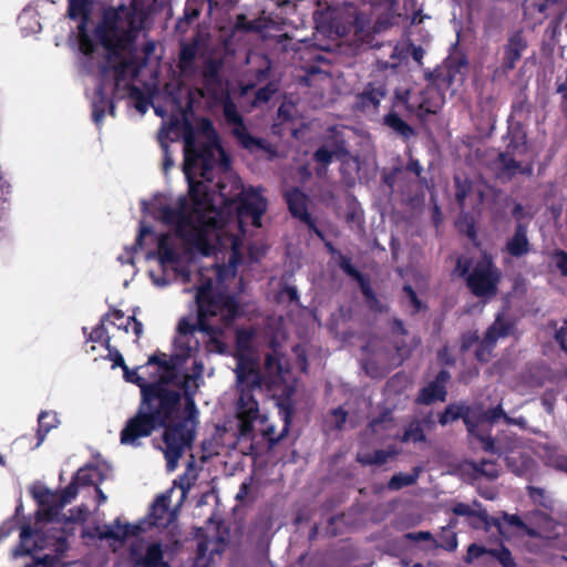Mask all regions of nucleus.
Here are the masks:
<instances>
[{"mask_svg": "<svg viewBox=\"0 0 567 567\" xmlns=\"http://www.w3.org/2000/svg\"><path fill=\"white\" fill-rule=\"evenodd\" d=\"M184 174L188 182L189 198L168 202L162 196L142 203L150 214L164 225L172 227V234L163 235L157 243V257L164 272L163 279H155L157 287L168 285L173 278L189 280V265L195 252L209 256L216 248H230V261L239 254L241 239L230 229L231 223L224 224L214 195L206 182L216 174L229 169L218 136L209 122H204L200 132L190 127L184 136Z\"/></svg>", "mask_w": 567, "mask_h": 567, "instance_id": "nucleus-1", "label": "nucleus"}, {"mask_svg": "<svg viewBox=\"0 0 567 567\" xmlns=\"http://www.w3.org/2000/svg\"><path fill=\"white\" fill-rule=\"evenodd\" d=\"M213 280H205L197 289L195 299L198 306L197 322L187 318L179 320L177 326V336L174 340V351L167 357L166 353L153 354L146 362V368L156 365L159 372V381L166 389L179 393L184 391L187 399L188 414L172 426H167L163 434V452L166 458L168 472L177 467L182 454L190 446L195 437L196 420L195 405L192 395L195 394L203 378L204 367L200 362L194 361L193 373L179 374L183 364L192 359L199 346L195 339L196 331H203L210 337L221 333L234 320L238 312V305L235 298L225 293H214ZM181 394H178V400Z\"/></svg>", "mask_w": 567, "mask_h": 567, "instance_id": "nucleus-2", "label": "nucleus"}, {"mask_svg": "<svg viewBox=\"0 0 567 567\" xmlns=\"http://www.w3.org/2000/svg\"><path fill=\"white\" fill-rule=\"evenodd\" d=\"M66 17L76 21V68L86 79L84 94L101 130L106 112V1L68 0Z\"/></svg>", "mask_w": 567, "mask_h": 567, "instance_id": "nucleus-3", "label": "nucleus"}, {"mask_svg": "<svg viewBox=\"0 0 567 567\" xmlns=\"http://www.w3.org/2000/svg\"><path fill=\"white\" fill-rule=\"evenodd\" d=\"M109 361H112V369H122L126 382L134 383L141 389L142 402L138 412L128 421L121 435L122 443L135 444L140 437L151 435L155 429L166 426L167 422L174 419L178 410V393L161 384L156 365L146 368L145 363L138 369L131 370L120 351L110 346Z\"/></svg>", "mask_w": 567, "mask_h": 567, "instance_id": "nucleus-4", "label": "nucleus"}, {"mask_svg": "<svg viewBox=\"0 0 567 567\" xmlns=\"http://www.w3.org/2000/svg\"><path fill=\"white\" fill-rule=\"evenodd\" d=\"M416 0H372L361 7L347 0L329 4L324 19L338 33L354 31L357 34L381 32L402 18L412 24L422 22Z\"/></svg>", "mask_w": 567, "mask_h": 567, "instance_id": "nucleus-5", "label": "nucleus"}, {"mask_svg": "<svg viewBox=\"0 0 567 567\" xmlns=\"http://www.w3.org/2000/svg\"><path fill=\"white\" fill-rule=\"evenodd\" d=\"M236 374L237 399L235 401L236 415L239 420V439H247L252 431V423L259 417V403L256 392L262 388L272 390L281 381L282 368L277 354H267L265 372L259 363L249 358L240 357L234 370Z\"/></svg>", "mask_w": 567, "mask_h": 567, "instance_id": "nucleus-6", "label": "nucleus"}, {"mask_svg": "<svg viewBox=\"0 0 567 567\" xmlns=\"http://www.w3.org/2000/svg\"><path fill=\"white\" fill-rule=\"evenodd\" d=\"M58 520H40L34 527L23 525L20 530V542L14 549L16 556L30 555L38 550L50 549L54 554H45L42 558H56L64 567L62 557L69 549L68 534L64 528L58 526ZM37 557H33V560Z\"/></svg>", "mask_w": 567, "mask_h": 567, "instance_id": "nucleus-7", "label": "nucleus"}, {"mask_svg": "<svg viewBox=\"0 0 567 567\" xmlns=\"http://www.w3.org/2000/svg\"><path fill=\"white\" fill-rule=\"evenodd\" d=\"M220 203L228 204L233 203L238 197L239 202L236 206L237 215L233 224L245 233V225L248 220L255 227L261 226V216L266 212L267 202L260 194L259 189L249 187L243 188L238 181L234 182V192H226V186L221 182L217 184Z\"/></svg>", "mask_w": 567, "mask_h": 567, "instance_id": "nucleus-8", "label": "nucleus"}, {"mask_svg": "<svg viewBox=\"0 0 567 567\" xmlns=\"http://www.w3.org/2000/svg\"><path fill=\"white\" fill-rule=\"evenodd\" d=\"M141 29V21L134 10L121 8L118 12L109 10V55L116 50H130Z\"/></svg>", "mask_w": 567, "mask_h": 567, "instance_id": "nucleus-9", "label": "nucleus"}, {"mask_svg": "<svg viewBox=\"0 0 567 567\" xmlns=\"http://www.w3.org/2000/svg\"><path fill=\"white\" fill-rule=\"evenodd\" d=\"M169 501V496H157L151 506L147 520H143L137 525L122 524L120 520H115L112 525H109V540L112 538L123 540L128 535H140L150 526H167L173 519V513L168 511Z\"/></svg>", "mask_w": 567, "mask_h": 567, "instance_id": "nucleus-10", "label": "nucleus"}, {"mask_svg": "<svg viewBox=\"0 0 567 567\" xmlns=\"http://www.w3.org/2000/svg\"><path fill=\"white\" fill-rule=\"evenodd\" d=\"M131 537L128 535L126 538ZM130 543V559L135 567H169L164 560L162 545L138 535H132Z\"/></svg>", "mask_w": 567, "mask_h": 567, "instance_id": "nucleus-11", "label": "nucleus"}, {"mask_svg": "<svg viewBox=\"0 0 567 567\" xmlns=\"http://www.w3.org/2000/svg\"><path fill=\"white\" fill-rule=\"evenodd\" d=\"M499 272L488 259L477 262L467 276V286L477 297H491L496 293Z\"/></svg>", "mask_w": 567, "mask_h": 567, "instance_id": "nucleus-12", "label": "nucleus"}, {"mask_svg": "<svg viewBox=\"0 0 567 567\" xmlns=\"http://www.w3.org/2000/svg\"><path fill=\"white\" fill-rule=\"evenodd\" d=\"M507 414L504 412L501 405L485 411L477 423H473L470 419H465V424L470 435L481 443V446L486 452L496 453L494 440L491 436L489 427L492 424L497 422L499 419L505 421Z\"/></svg>", "mask_w": 567, "mask_h": 567, "instance_id": "nucleus-13", "label": "nucleus"}, {"mask_svg": "<svg viewBox=\"0 0 567 567\" xmlns=\"http://www.w3.org/2000/svg\"><path fill=\"white\" fill-rule=\"evenodd\" d=\"M224 116L229 125H231V132L238 142L247 150L255 151L265 148L264 141L252 137L237 110V106L230 100L224 102Z\"/></svg>", "mask_w": 567, "mask_h": 567, "instance_id": "nucleus-14", "label": "nucleus"}, {"mask_svg": "<svg viewBox=\"0 0 567 567\" xmlns=\"http://www.w3.org/2000/svg\"><path fill=\"white\" fill-rule=\"evenodd\" d=\"M442 96L436 87L431 84L426 89L408 97V107L415 111L417 116L423 117L427 114H435L442 105Z\"/></svg>", "mask_w": 567, "mask_h": 567, "instance_id": "nucleus-15", "label": "nucleus"}, {"mask_svg": "<svg viewBox=\"0 0 567 567\" xmlns=\"http://www.w3.org/2000/svg\"><path fill=\"white\" fill-rule=\"evenodd\" d=\"M226 538L218 532L212 536H206L198 543L197 555L195 559L196 566L209 567L210 565L215 564L216 559L219 558L226 549Z\"/></svg>", "mask_w": 567, "mask_h": 567, "instance_id": "nucleus-16", "label": "nucleus"}, {"mask_svg": "<svg viewBox=\"0 0 567 567\" xmlns=\"http://www.w3.org/2000/svg\"><path fill=\"white\" fill-rule=\"evenodd\" d=\"M512 326L504 321L499 316L495 319L494 323L485 332L484 339L481 341L480 347L476 349V358L482 362L488 361L492 349L499 338H505L509 334Z\"/></svg>", "mask_w": 567, "mask_h": 567, "instance_id": "nucleus-17", "label": "nucleus"}, {"mask_svg": "<svg viewBox=\"0 0 567 567\" xmlns=\"http://www.w3.org/2000/svg\"><path fill=\"white\" fill-rule=\"evenodd\" d=\"M33 496L39 504V509L35 513L37 524L40 520H58L62 509L58 493H53L49 488H41L35 491Z\"/></svg>", "mask_w": 567, "mask_h": 567, "instance_id": "nucleus-18", "label": "nucleus"}, {"mask_svg": "<svg viewBox=\"0 0 567 567\" xmlns=\"http://www.w3.org/2000/svg\"><path fill=\"white\" fill-rule=\"evenodd\" d=\"M460 472L463 477L471 481L485 478L493 481L498 477L501 466L494 461L483 460L480 463L466 461L461 464Z\"/></svg>", "mask_w": 567, "mask_h": 567, "instance_id": "nucleus-19", "label": "nucleus"}, {"mask_svg": "<svg viewBox=\"0 0 567 567\" xmlns=\"http://www.w3.org/2000/svg\"><path fill=\"white\" fill-rule=\"evenodd\" d=\"M385 94L386 90L382 83H369L364 90L355 96V106L364 112L377 111Z\"/></svg>", "mask_w": 567, "mask_h": 567, "instance_id": "nucleus-20", "label": "nucleus"}, {"mask_svg": "<svg viewBox=\"0 0 567 567\" xmlns=\"http://www.w3.org/2000/svg\"><path fill=\"white\" fill-rule=\"evenodd\" d=\"M290 213L293 217L300 219L309 226L310 229H315L319 235L310 215L307 210V196L298 188H293L285 195Z\"/></svg>", "mask_w": 567, "mask_h": 567, "instance_id": "nucleus-21", "label": "nucleus"}, {"mask_svg": "<svg viewBox=\"0 0 567 567\" xmlns=\"http://www.w3.org/2000/svg\"><path fill=\"white\" fill-rule=\"evenodd\" d=\"M199 52V39L195 38L192 42H184L181 45L178 69L184 78L193 76L196 71V58Z\"/></svg>", "mask_w": 567, "mask_h": 567, "instance_id": "nucleus-22", "label": "nucleus"}, {"mask_svg": "<svg viewBox=\"0 0 567 567\" xmlns=\"http://www.w3.org/2000/svg\"><path fill=\"white\" fill-rule=\"evenodd\" d=\"M526 48L527 41L524 39L522 32L512 34L505 45L504 66L507 70L514 69Z\"/></svg>", "mask_w": 567, "mask_h": 567, "instance_id": "nucleus-23", "label": "nucleus"}, {"mask_svg": "<svg viewBox=\"0 0 567 567\" xmlns=\"http://www.w3.org/2000/svg\"><path fill=\"white\" fill-rule=\"evenodd\" d=\"M499 176L511 178L516 174L532 175L533 166L530 164L523 165L507 153L498 156Z\"/></svg>", "mask_w": 567, "mask_h": 567, "instance_id": "nucleus-24", "label": "nucleus"}, {"mask_svg": "<svg viewBox=\"0 0 567 567\" xmlns=\"http://www.w3.org/2000/svg\"><path fill=\"white\" fill-rule=\"evenodd\" d=\"M506 249L511 256L520 257L529 251V241L527 238V226L518 223L515 233L506 244Z\"/></svg>", "mask_w": 567, "mask_h": 567, "instance_id": "nucleus-25", "label": "nucleus"}, {"mask_svg": "<svg viewBox=\"0 0 567 567\" xmlns=\"http://www.w3.org/2000/svg\"><path fill=\"white\" fill-rule=\"evenodd\" d=\"M220 65L214 60H208L203 68V81L206 90L210 94H217L221 90V80L219 76Z\"/></svg>", "mask_w": 567, "mask_h": 567, "instance_id": "nucleus-26", "label": "nucleus"}, {"mask_svg": "<svg viewBox=\"0 0 567 567\" xmlns=\"http://www.w3.org/2000/svg\"><path fill=\"white\" fill-rule=\"evenodd\" d=\"M60 421L58 419V414L52 411H41L38 416V431L37 439L39 446L44 441L48 433L55 429L59 425Z\"/></svg>", "mask_w": 567, "mask_h": 567, "instance_id": "nucleus-27", "label": "nucleus"}, {"mask_svg": "<svg viewBox=\"0 0 567 567\" xmlns=\"http://www.w3.org/2000/svg\"><path fill=\"white\" fill-rule=\"evenodd\" d=\"M456 183V200L458 202L460 206H464L466 199L475 195L476 200L480 203L483 199V190L480 186L472 184L467 181H461L458 177L455 178Z\"/></svg>", "mask_w": 567, "mask_h": 567, "instance_id": "nucleus-28", "label": "nucleus"}, {"mask_svg": "<svg viewBox=\"0 0 567 567\" xmlns=\"http://www.w3.org/2000/svg\"><path fill=\"white\" fill-rule=\"evenodd\" d=\"M496 526L498 532L505 536V526H514L520 529L524 534L528 536H535L536 532L533 528H529L517 515H511L504 513L501 518L496 520Z\"/></svg>", "mask_w": 567, "mask_h": 567, "instance_id": "nucleus-29", "label": "nucleus"}, {"mask_svg": "<svg viewBox=\"0 0 567 567\" xmlns=\"http://www.w3.org/2000/svg\"><path fill=\"white\" fill-rule=\"evenodd\" d=\"M255 336V331L251 329H238L236 331V340L238 347V353L236 355V360L240 357L249 358L256 361L254 354L250 352V343Z\"/></svg>", "mask_w": 567, "mask_h": 567, "instance_id": "nucleus-30", "label": "nucleus"}, {"mask_svg": "<svg viewBox=\"0 0 567 567\" xmlns=\"http://www.w3.org/2000/svg\"><path fill=\"white\" fill-rule=\"evenodd\" d=\"M105 320L106 315H103L100 319V323L90 332L87 342H91L92 344L85 349L86 353H94L97 346L99 348L106 350V337L103 329Z\"/></svg>", "mask_w": 567, "mask_h": 567, "instance_id": "nucleus-31", "label": "nucleus"}, {"mask_svg": "<svg viewBox=\"0 0 567 567\" xmlns=\"http://www.w3.org/2000/svg\"><path fill=\"white\" fill-rule=\"evenodd\" d=\"M395 454L394 450H378L373 453H359L357 460L363 465H382Z\"/></svg>", "mask_w": 567, "mask_h": 567, "instance_id": "nucleus-32", "label": "nucleus"}, {"mask_svg": "<svg viewBox=\"0 0 567 567\" xmlns=\"http://www.w3.org/2000/svg\"><path fill=\"white\" fill-rule=\"evenodd\" d=\"M446 395L445 386L440 382L429 383L421 392L420 401L430 404L434 401H444Z\"/></svg>", "mask_w": 567, "mask_h": 567, "instance_id": "nucleus-33", "label": "nucleus"}, {"mask_svg": "<svg viewBox=\"0 0 567 567\" xmlns=\"http://www.w3.org/2000/svg\"><path fill=\"white\" fill-rule=\"evenodd\" d=\"M421 473V467H414L412 473L404 474L399 473L392 476L390 480L388 487L392 491H399L402 487L410 486L416 483Z\"/></svg>", "mask_w": 567, "mask_h": 567, "instance_id": "nucleus-34", "label": "nucleus"}, {"mask_svg": "<svg viewBox=\"0 0 567 567\" xmlns=\"http://www.w3.org/2000/svg\"><path fill=\"white\" fill-rule=\"evenodd\" d=\"M384 123L404 138H409L414 134L413 128L395 113L388 114L384 117Z\"/></svg>", "mask_w": 567, "mask_h": 567, "instance_id": "nucleus-35", "label": "nucleus"}, {"mask_svg": "<svg viewBox=\"0 0 567 567\" xmlns=\"http://www.w3.org/2000/svg\"><path fill=\"white\" fill-rule=\"evenodd\" d=\"M401 441L402 442H413V443L425 441L423 422L422 421L411 422L406 426L403 435L401 436Z\"/></svg>", "mask_w": 567, "mask_h": 567, "instance_id": "nucleus-36", "label": "nucleus"}, {"mask_svg": "<svg viewBox=\"0 0 567 567\" xmlns=\"http://www.w3.org/2000/svg\"><path fill=\"white\" fill-rule=\"evenodd\" d=\"M544 460L547 465L567 473V456L558 450L549 447L546 450Z\"/></svg>", "mask_w": 567, "mask_h": 567, "instance_id": "nucleus-37", "label": "nucleus"}, {"mask_svg": "<svg viewBox=\"0 0 567 567\" xmlns=\"http://www.w3.org/2000/svg\"><path fill=\"white\" fill-rule=\"evenodd\" d=\"M168 134H169V130L162 126V128L159 130L158 135H157L158 143L164 153L163 171L165 173H167L174 166V161L168 152V143H167Z\"/></svg>", "mask_w": 567, "mask_h": 567, "instance_id": "nucleus-38", "label": "nucleus"}, {"mask_svg": "<svg viewBox=\"0 0 567 567\" xmlns=\"http://www.w3.org/2000/svg\"><path fill=\"white\" fill-rule=\"evenodd\" d=\"M434 547H442L446 550L453 551L457 547V538L456 534L452 532L451 529L443 528L440 540H433Z\"/></svg>", "mask_w": 567, "mask_h": 567, "instance_id": "nucleus-39", "label": "nucleus"}, {"mask_svg": "<svg viewBox=\"0 0 567 567\" xmlns=\"http://www.w3.org/2000/svg\"><path fill=\"white\" fill-rule=\"evenodd\" d=\"M339 150H340V145H339V142L337 141L332 148H330L328 146L319 147L315 152L313 158L316 159V162L326 166L332 162L334 155L337 154V152Z\"/></svg>", "mask_w": 567, "mask_h": 567, "instance_id": "nucleus-40", "label": "nucleus"}, {"mask_svg": "<svg viewBox=\"0 0 567 567\" xmlns=\"http://www.w3.org/2000/svg\"><path fill=\"white\" fill-rule=\"evenodd\" d=\"M361 290L365 297L369 308L373 311L383 312L386 310V306L381 303L374 296L369 285L361 282Z\"/></svg>", "mask_w": 567, "mask_h": 567, "instance_id": "nucleus-41", "label": "nucleus"}, {"mask_svg": "<svg viewBox=\"0 0 567 567\" xmlns=\"http://www.w3.org/2000/svg\"><path fill=\"white\" fill-rule=\"evenodd\" d=\"M79 485L71 481L68 486H65L59 495L60 506L63 508L66 504L71 503L79 493Z\"/></svg>", "mask_w": 567, "mask_h": 567, "instance_id": "nucleus-42", "label": "nucleus"}, {"mask_svg": "<svg viewBox=\"0 0 567 567\" xmlns=\"http://www.w3.org/2000/svg\"><path fill=\"white\" fill-rule=\"evenodd\" d=\"M488 554L492 555L493 557H495L501 563V565L503 567H514L515 566L511 551L505 547H502L499 549L488 550Z\"/></svg>", "mask_w": 567, "mask_h": 567, "instance_id": "nucleus-43", "label": "nucleus"}, {"mask_svg": "<svg viewBox=\"0 0 567 567\" xmlns=\"http://www.w3.org/2000/svg\"><path fill=\"white\" fill-rule=\"evenodd\" d=\"M196 472L193 462L188 463L187 471L179 477V487L183 491L189 489L196 481Z\"/></svg>", "mask_w": 567, "mask_h": 567, "instance_id": "nucleus-44", "label": "nucleus"}, {"mask_svg": "<svg viewBox=\"0 0 567 567\" xmlns=\"http://www.w3.org/2000/svg\"><path fill=\"white\" fill-rule=\"evenodd\" d=\"M551 260L555 267L559 270L561 276L567 278V252L560 249H557L551 255Z\"/></svg>", "mask_w": 567, "mask_h": 567, "instance_id": "nucleus-45", "label": "nucleus"}, {"mask_svg": "<svg viewBox=\"0 0 567 567\" xmlns=\"http://www.w3.org/2000/svg\"><path fill=\"white\" fill-rule=\"evenodd\" d=\"M72 481H74L79 486H91L94 484V478L91 468H80Z\"/></svg>", "mask_w": 567, "mask_h": 567, "instance_id": "nucleus-46", "label": "nucleus"}, {"mask_svg": "<svg viewBox=\"0 0 567 567\" xmlns=\"http://www.w3.org/2000/svg\"><path fill=\"white\" fill-rule=\"evenodd\" d=\"M391 424L392 420L390 415L385 413L381 417L372 420L369 426L373 433L379 434L383 430H389Z\"/></svg>", "mask_w": 567, "mask_h": 567, "instance_id": "nucleus-47", "label": "nucleus"}, {"mask_svg": "<svg viewBox=\"0 0 567 567\" xmlns=\"http://www.w3.org/2000/svg\"><path fill=\"white\" fill-rule=\"evenodd\" d=\"M461 415H462V408L455 406V405H450L441 414L440 423L442 425H445V424H447L450 422H453V421L457 420L458 417H461Z\"/></svg>", "mask_w": 567, "mask_h": 567, "instance_id": "nucleus-48", "label": "nucleus"}, {"mask_svg": "<svg viewBox=\"0 0 567 567\" xmlns=\"http://www.w3.org/2000/svg\"><path fill=\"white\" fill-rule=\"evenodd\" d=\"M276 91H277V85L275 83H268L267 85L260 87L256 92L255 103L268 102Z\"/></svg>", "mask_w": 567, "mask_h": 567, "instance_id": "nucleus-49", "label": "nucleus"}, {"mask_svg": "<svg viewBox=\"0 0 567 567\" xmlns=\"http://www.w3.org/2000/svg\"><path fill=\"white\" fill-rule=\"evenodd\" d=\"M25 567H62L56 558H35L32 564H28Z\"/></svg>", "mask_w": 567, "mask_h": 567, "instance_id": "nucleus-50", "label": "nucleus"}, {"mask_svg": "<svg viewBox=\"0 0 567 567\" xmlns=\"http://www.w3.org/2000/svg\"><path fill=\"white\" fill-rule=\"evenodd\" d=\"M488 554V550H486L484 547H481L476 544H472L470 545L468 549H467V554L465 556V561L467 564L472 563L475 558H478L480 556H482L483 554Z\"/></svg>", "mask_w": 567, "mask_h": 567, "instance_id": "nucleus-51", "label": "nucleus"}, {"mask_svg": "<svg viewBox=\"0 0 567 567\" xmlns=\"http://www.w3.org/2000/svg\"><path fill=\"white\" fill-rule=\"evenodd\" d=\"M340 267L347 275L358 280L361 279L360 272L354 268V266L351 264V260L348 259L347 257H341Z\"/></svg>", "mask_w": 567, "mask_h": 567, "instance_id": "nucleus-52", "label": "nucleus"}, {"mask_svg": "<svg viewBox=\"0 0 567 567\" xmlns=\"http://www.w3.org/2000/svg\"><path fill=\"white\" fill-rule=\"evenodd\" d=\"M403 291L405 293V299L413 307L414 311H417L421 308V302L416 297V293L412 289L411 286L406 285L403 288Z\"/></svg>", "mask_w": 567, "mask_h": 567, "instance_id": "nucleus-53", "label": "nucleus"}, {"mask_svg": "<svg viewBox=\"0 0 567 567\" xmlns=\"http://www.w3.org/2000/svg\"><path fill=\"white\" fill-rule=\"evenodd\" d=\"M556 340L560 344L561 349L567 352V320L564 326L556 332Z\"/></svg>", "mask_w": 567, "mask_h": 567, "instance_id": "nucleus-54", "label": "nucleus"}, {"mask_svg": "<svg viewBox=\"0 0 567 567\" xmlns=\"http://www.w3.org/2000/svg\"><path fill=\"white\" fill-rule=\"evenodd\" d=\"M405 538L414 542L430 540L433 543V540H435L430 532L408 533L405 534Z\"/></svg>", "mask_w": 567, "mask_h": 567, "instance_id": "nucleus-55", "label": "nucleus"}, {"mask_svg": "<svg viewBox=\"0 0 567 567\" xmlns=\"http://www.w3.org/2000/svg\"><path fill=\"white\" fill-rule=\"evenodd\" d=\"M254 29V24L249 22L244 14H239L235 21V30L249 31Z\"/></svg>", "mask_w": 567, "mask_h": 567, "instance_id": "nucleus-56", "label": "nucleus"}, {"mask_svg": "<svg viewBox=\"0 0 567 567\" xmlns=\"http://www.w3.org/2000/svg\"><path fill=\"white\" fill-rule=\"evenodd\" d=\"M478 340V337L476 334V332H468V333H465L463 334L462 337V344H461V349L463 351H466L467 349H470L476 341Z\"/></svg>", "mask_w": 567, "mask_h": 567, "instance_id": "nucleus-57", "label": "nucleus"}, {"mask_svg": "<svg viewBox=\"0 0 567 567\" xmlns=\"http://www.w3.org/2000/svg\"><path fill=\"white\" fill-rule=\"evenodd\" d=\"M392 61H379L380 69L386 70V69H395L399 64V56H398V49L394 48L391 53Z\"/></svg>", "mask_w": 567, "mask_h": 567, "instance_id": "nucleus-58", "label": "nucleus"}, {"mask_svg": "<svg viewBox=\"0 0 567 567\" xmlns=\"http://www.w3.org/2000/svg\"><path fill=\"white\" fill-rule=\"evenodd\" d=\"M453 512L456 515H461V516H468V515L473 514L471 506L467 504H464V503L456 504L453 508Z\"/></svg>", "mask_w": 567, "mask_h": 567, "instance_id": "nucleus-59", "label": "nucleus"}, {"mask_svg": "<svg viewBox=\"0 0 567 567\" xmlns=\"http://www.w3.org/2000/svg\"><path fill=\"white\" fill-rule=\"evenodd\" d=\"M13 530V520H7L0 526V539L8 537Z\"/></svg>", "mask_w": 567, "mask_h": 567, "instance_id": "nucleus-60", "label": "nucleus"}, {"mask_svg": "<svg viewBox=\"0 0 567 567\" xmlns=\"http://www.w3.org/2000/svg\"><path fill=\"white\" fill-rule=\"evenodd\" d=\"M505 423L506 424H509V425H517L522 429H526L527 426V421L525 420V417L523 416H519V417H511V416H505Z\"/></svg>", "mask_w": 567, "mask_h": 567, "instance_id": "nucleus-61", "label": "nucleus"}, {"mask_svg": "<svg viewBox=\"0 0 567 567\" xmlns=\"http://www.w3.org/2000/svg\"><path fill=\"white\" fill-rule=\"evenodd\" d=\"M410 54L411 56L413 58V60L417 63H421L422 62V59L425 54V51L421 48V47H412L411 48V51H410Z\"/></svg>", "mask_w": 567, "mask_h": 567, "instance_id": "nucleus-62", "label": "nucleus"}, {"mask_svg": "<svg viewBox=\"0 0 567 567\" xmlns=\"http://www.w3.org/2000/svg\"><path fill=\"white\" fill-rule=\"evenodd\" d=\"M333 415L336 417V427L341 429L342 424L346 422L347 413L342 409H336Z\"/></svg>", "mask_w": 567, "mask_h": 567, "instance_id": "nucleus-63", "label": "nucleus"}, {"mask_svg": "<svg viewBox=\"0 0 567 567\" xmlns=\"http://www.w3.org/2000/svg\"><path fill=\"white\" fill-rule=\"evenodd\" d=\"M270 71V65L268 61H265V65L258 70L257 72V80L258 82H262L268 79Z\"/></svg>", "mask_w": 567, "mask_h": 567, "instance_id": "nucleus-64", "label": "nucleus"}]
</instances>
